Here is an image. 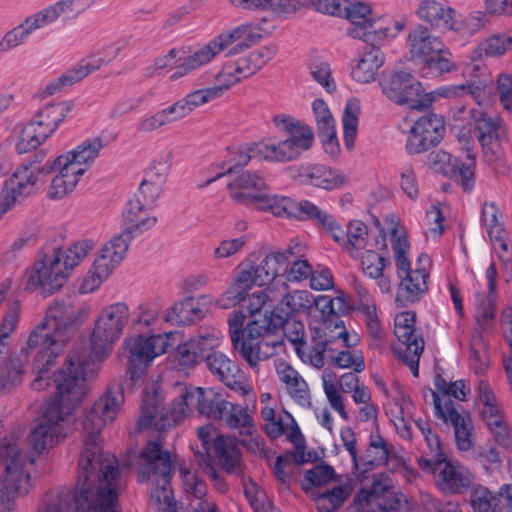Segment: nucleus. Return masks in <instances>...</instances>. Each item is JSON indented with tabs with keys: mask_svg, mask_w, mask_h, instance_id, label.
I'll use <instances>...</instances> for the list:
<instances>
[{
	"mask_svg": "<svg viewBox=\"0 0 512 512\" xmlns=\"http://www.w3.org/2000/svg\"><path fill=\"white\" fill-rule=\"evenodd\" d=\"M129 317L125 303L106 306L96 319L89 350L78 345L69 352L54 380L56 393L44 404L38 422L30 431L28 439L33 453L49 452L71 432L74 411L87 395L100 364L123 334Z\"/></svg>",
	"mask_w": 512,
	"mask_h": 512,
	"instance_id": "obj_1",
	"label": "nucleus"
},
{
	"mask_svg": "<svg viewBox=\"0 0 512 512\" xmlns=\"http://www.w3.org/2000/svg\"><path fill=\"white\" fill-rule=\"evenodd\" d=\"M124 403L120 388H109L94 402L82 422L83 449L76 485L47 495L35 512H71L72 507L117 509L119 469L114 456L102 450V429L117 418Z\"/></svg>",
	"mask_w": 512,
	"mask_h": 512,
	"instance_id": "obj_2",
	"label": "nucleus"
},
{
	"mask_svg": "<svg viewBox=\"0 0 512 512\" xmlns=\"http://www.w3.org/2000/svg\"><path fill=\"white\" fill-rule=\"evenodd\" d=\"M172 395V402L165 408L161 406L163 393L160 384L153 382L145 387L138 420L141 429H170L197 410L201 415L222 420L229 427L240 429L242 434L250 437V441L255 445V451L262 448L248 410L225 400L217 390L190 383H176L172 388Z\"/></svg>",
	"mask_w": 512,
	"mask_h": 512,
	"instance_id": "obj_3",
	"label": "nucleus"
},
{
	"mask_svg": "<svg viewBox=\"0 0 512 512\" xmlns=\"http://www.w3.org/2000/svg\"><path fill=\"white\" fill-rule=\"evenodd\" d=\"M103 148L102 137L90 136L72 148L49 158L42 167L31 164L18 166L5 180L0 191V220L18 201L36 190L42 182L41 173L52 174L46 191L48 199L60 201L69 197L100 157Z\"/></svg>",
	"mask_w": 512,
	"mask_h": 512,
	"instance_id": "obj_4",
	"label": "nucleus"
},
{
	"mask_svg": "<svg viewBox=\"0 0 512 512\" xmlns=\"http://www.w3.org/2000/svg\"><path fill=\"white\" fill-rule=\"evenodd\" d=\"M132 465L139 482H151L154 486L151 505L155 512H217L215 503L206 497L205 483L195 472L184 468L180 469L184 497L177 507L170 489L171 456L159 441H148L133 457Z\"/></svg>",
	"mask_w": 512,
	"mask_h": 512,
	"instance_id": "obj_5",
	"label": "nucleus"
},
{
	"mask_svg": "<svg viewBox=\"0 0 512 512\" xmlns=\"http://www.w3.org/2000/svg\"><path fill=\"white\" fill-rule=\"evenodd\" d=\"M280 294H271L267 288L248 291L244 295V310H234L227 318L230 339L235 351L255 371L259 363L273 356L282 343L269 334L275 330L266 322L272 309L268 305Z\"/></svg>",
	"mask_w": 512,
	"mask_h": 512,
	"instance_id": "obj_6",
	"label": "nucleus"
},
{
	"mask_svg": "<svg viewBox=\"0 0 512 512\" xmlns=\"http://www.w3.org/2000/svg\"><path fill=\"white\" fill-rule=\"evenodd\" d=\"M89 315L88 306L71 308L64 303L55 302L48 307L44 318L27 339L28 348L39 347L33 363V369L37 374L32 384L35 390H43L48 385L49 370L74 337L79 325Z\"/></svg>",
	"mask_w": 512,
	"mask_h": 512,
	"instance_id": "obj_7",
	"label": "nucleus"
},
{
	"mask_svg": "<svg viewBox=\"0 0 512 512\" xmlns=\"http://www.w3.org/2000/svg\"><path fill=\"white\" fill-rule=\"evenodd\" d=\"M174 345L177 346L171 359L180 368H192L203 360L193 338L184 341L182 332L177 330L125 337L122 353L128 361L131 377H138V370L149 367L156 358L166 354Z\"/></svg>",
	"mask_w": 512,
	"mask_h": 512,
	"instance_id": "obj_8",
	"label": "nucleus"
},
{
	"mask_svg": "<svg viewBox=\"0 0 512 512\" xmlns=\"http://www.w3.org/2000/svg\"><path fill=\"white\" fill-rule=\"evenodd\" d=\"M274 29L275 26L269 25L265 17L259 22H246L227 29L196 47L170 78L176 80L194 70L207 66L223 52L227 56L238 55L257 44Z\"/></svg>",
	"mask_w": 512,
	"mask_h": 512,
	"instance_id": "obj_9",
	"label": "nucleus"
},
{
	"mask_svg": "<svg viewBox=\"0 0 512 512\" xmlns=\"http://www.w3.org/2000/svg\"><path fill=\"white\" fill-rule=\"evenodd\" d=\"M272 123L283 138L269 136L251 144L255 158L269 163H287L298 159L314 143L312 128L292 115L280 113L272 118Z\"/></svg>",
	"mask_w": 512,
	"mask_h": 512,
	"instance_id": "obj_10",
	"label": "nucleus"
},
{
	"mask_svg": "<svg viewBox=\"0 0 512 512\" xmlns=\"http://www.w3.org/2000/svg\"><path fill=\"white\" fill-rule=\"evenodd\" d=\"M485 288L475 290L472 298L473 317L476 331L472 335L469 348L470 366L476 374L483 373L488 366L486 344L480 331L489 329L495 320L497 291V271L494 263H490L484 274Z\"/></svg>",
	"mask_w": 512,
	"mask_h": 512,
	"instance_id": "obj_11",
	"label": "nucleus"
},
{
	"mask_svg": "<svg viewBox=\"0 0 512 512\" xmlns=\"http://www.w3.org/2000/svg\"><path fill=\"white\" fill-rule=\"evenodd\" d=\"M291 249L268 252L258 265L246 259L241 262L233 277L235 285L244 297L253 287L267 288L271 294H281L287 285L282 280L290 264Z\"/></svg>",
	"mask_w": 512,
	"mask_h": 512,
	"instance_id": "obj_12",
	"label": "nucleus"
},
{
	"mask_svg": "<svg viewBox=\"0 0 512 512\" xmlns=\"http://www.w3.org/2000/svg\"><path fill=\"white\" fill-rule=\"evenodd\" d=\"M390 244L394 253L398 276L401 278L399 284L400 292L404 293L409 301H415L428 289L430 258L427 254L418 256L415 268L411 269L410 243L406 230L393 222L390 232Z\"/></svg>",
	"mask_w": 512,
	"mask_h": 512,
	"instance_id": "obj_13",
	"label": "nucleus"
},
{
	"mask_svg": "<svg viewBox=\"0 0 512 512\" xmlns=\"http://www.w3.org/2000/svg\"><path fill=\"white\" fill-rule=\"evenodd\" d=\"M5 468L0 476V512H13L34 487L27 459L14 436L5 437Z\"/></svg>",
	"mask_w": 512,
	"mask_h": 512,
	"instance_id": "obj_14",
	"label": "nucleus"
},
{
	"mask_svg": "<svg viewBox=\"0 0 512 512\" xmlns=\"http://www.w3.org/2000/svg\"><path fill=\"white\" fill-rule=\"evenodd\" d=\"M74 108L72 100L51 101L39 107L19 131L17 151L27 153L45 143L72 114Z\"/></svg>",
	"mask_w": 512,
	"mask_h": 512,
	"instance_id": "obj_15",
	"label": "nucleus"
},
{
	"mask_svg": "<svg viewBox=\"0 0 512 512\" xmlns=\"http://www.w3.org/2000/svg\"><path fill=\"white\" fill-rule=\"evenodd\" d=\"M407 48L412 60L423 65L422 77H433L455 69L443 42L427 27L417 25L407 36Z\"/></svg>",
	"mask_w": 512,
	"mask_h": 512,
	"instance_id": "obj_16",
	"label": "nucleus"
},
{
	"mask_svg": "<svg viewBox=\"0 0 512 512\" xmlns=\"http://www.w3.org/2000/svg\"><path fill=\"white\" fill-rule=\"evenodd\" d=\"M198 435L207 453L200 455L199 464L214 481L215 488L219 492H225L227 486L218 476L210 458L213 457L227 472L235 471L240 463L237 444L232 438L219 434L212 425L200 427Z\"/></svg>",
	"mask_w": 512,
	"mask_h": 512,
	"instance_id": "obj_17",
	"label": "nucleus"
},
{
	"mask_svg": "<svg viewBox=\"0 0 512 512\" xmlns=\"http://www.w3.org/2000/svg\"><path fill=\"white\" fill-rule=\"evenodd\" d=\"M277 50L275 44L269 43L252 50L245 56L224 61L213 76V89L221 98L233 87L265 67L274 58Z\"/></svg>",
	"mask_w": 512,
	"mask_h": 512,
	"instance_id": "obj_18",
	"label": "nucleus"
},
{
	"mask_svg": "<svg viewBox=\"0 0 512 512\" xmlns=\"http://www.w3.org/2000/svg\"><path fill=\"white\" fill-rule=\"evenodd\" d=\"M129 249L128 236L118 234L99 247L88 271L83 276L79 290L83 294L97 291L120 267Z\"/></svg>",
	"mask_w": 512,
	"mask_h": 512,
	"instance_id": "obj_19",
	"label": "nucleus"
},
{
	"mask_svg": "<svg viewBox=\"0 0 512 512\" xmlns=\"http://www.w3.org/2000/svg\"><path fill=\"white\" fill-rule=\"evenodd\" d=\"M393 221L398 226H402L395 217H391L386 231L373 235L369 233L367 226L362 221L352 220L344 229L341 224L334 219L327 233L340 246L344 253L351 257H359L363 250L371 249V246H387V238L390 239Z\"/></svg>",
	"mask_w": 512,
	"mask_h": 512,
	"instance_id": "obj_20",
	"label": "nucleus"
},
{
	"mask_svg": "<svg viewBox=\"0 0 512 512\" xmlns=\"http://www.w3.org/2000/svg\"><path fill=\"white\" fill-rule=\"evenodd\" d=\"M69 277L64 271L60 258L53 249L42 252L23 274L22 284L27 291L41 290L52 294L61 289Z\"/></svg>",
	"mask_w": 512,
	"mask_h": 512,
	"instance_id": "obj_21",
	"label": "nucleus"
},
{
	"mask_svg": "<svg viewBox=\"0 0 512 512\" xmlns=\"http://www.w3.org/2000/svg\"><path fill=\"white\" fill-rule=\"evenodd\" d=\"M322 335L314 338L315 346L310 348L306 343L296 346L295 352L305 363H309L316 368L324 365V353L328 347L340 340L345 347H355L360 343V336L354 330L348 331L344 322L340 319H330L323 321V327L318 329Z\"/></svg>",
	"mask_w": 512,
	"mask_h": 512,
	"instance_id": "obj_22",
	"label": "nucleus"
},
{
	"mask_svg": "<svg viewBox=\"0 0 512 512\" xmlns=\"http://www.w3.org/2000/svg\"><path fill=\"white\" fill-rule=\"evenodd\" d=\"M416 315L413 311H402L394 318V333L396 341L393 345L395 355L405 362L412 374L419 373V359L424 348V341L414 330Z\"/></svg>",
	"mask_w": 512,
	"mask_h": 512,
	"instance_id": "obj_23",
	"label": "nucleus"
},
{
	"mask_svg": "<svg viewBox=\"0 0 512 512\" xmlns=\"http://www.w3.org/2000/svg\"><path fill=\"white\" fill-rule=\"evenodd\" d=\"M471 117L484 157L492 165L502 157V143L508 140L507 124L502 117H492L480 109H475Z\"/></svg>",
	"mask_w": 512,
	"mask_h": 512,
	"instance_id": "obj_24",
	"label": "nucleus"
},
{
	"mask_svg": "<svg viewBox=\"0 0 512 512\" xmlns=\"http://www.w3.org/2000/svg\"><path fill=\"white\" fill-rule=\"evenodd\" d=\"M379 85L391 102L412 109H423L425 91L421 82L412 74L402 70L385 72Z\"/></svg>",
	"mask_w": 512,
	"mask_h": 512,
	"instance_id": "obj_25",
	"label": "nucleus"
},
{
	"mask_svg": "<svg viewBox=\"0 0 512 512\" xmlns=\"http://www.w3.org/2000/svg\"><path fill=\"white\" fill-rule=\"evenodd\" d=\"M471 78L470 81L463 84L444 85L430 92H425L424 101L422 102L423 109L443 98L456 99L466 95H471L479 106L485 105L491 91L492 75L483 71L480 76Z\"/></svg>",
	"mask_w": 512,
	"mask_h": 512,
	"instance_id": "obj_26",
	"label": "nucleus"
},
{
	"mask_svg": "<svg viewBox=\"0 0 512 512\" xmlns=\"http://www.w3.org/2000/svg\"><path fill=\"white\" fill-rule=\"evenodd\" d=\"M427 165L435 173L458 181L466 192L475 187V159L470 155L461 162L444 150H435L427 156Z\"/></svg>",
	"mask_w": 512,
	"mask_h": 512,
	"instance_id": "obj_27",
	"label": "nucleus"
},
{
	"mask_svg": "<svg viewBox=\"0 0 512 512\" xmlns=\"http://www.w3.org/2000/svg\"><path fill=\"white\" fill-rule=\"evenodd\" d=\"M290 177L303 185H310L325 191L343 188L349 181L341 170L322 164H300L289 168Z\"/></svg>",
	"mask_w": 512,
	"mask_h": 512,
	"instance_id": "obj_28",
	"label": "nucleus"
},
{
	"mask_svg": "<svg viewBox=\"0 0 512 512\" xmlns=\"http://www.w3.org/2000/svg\"><path fill=\"white\" fill-rule=\"evenodd\" d=\"M387 464L392 471L402 473L409 481L415 476V471L410 468L403 457L391 454L386 441L379 434H372L370 443L361 459L360 469L357 470L363 478H368L364 474L368 468H374Z\"/></svg>",
	"mask_w": 512,
	"mask_h": 512,
	"instance_id": "obj_29",
	"label": "nucleus"
},
{
	"mask_svg": "<svg viewBox=\"0 0 512 512\" xmlns=\"http://www.w3.org/2000/svg\"><path fill=\"white\" fill-rule=\"evenodd\" d=\"M445 133V122L442 116L426 114L414 121L409 130L406 148L409 153L417 154L438 144Z\"/></svg>",
	"mask_w": 512,
	"mask_h": 512,
	"instance_id": "obj_30",
	"label": "nucleus"
},
{
	"mask_svg": "<svg viewBox=\"0 0 512 512\" xmlns=\"http://www.w3.org/2000/svg\"><path fill=\"white\" fill-rule=\"evenodd\" d=\"M314 303V294L310 291H290L272 308L270 314L266 316V322L271 324L273 328H282L293 316H310L313 313Z\"/></svg>",
	"mask_w": 512,
	"mask_h": 512,
	"instance_id": "obj_31",
	"label": "nucleus"
},
{
	"mask_svg": "<svg viewBox=\"0 0 512 512\" xmlns=\"http://www.w3.org/2000/svg\"><path fill=\"white\" fill-rule=\"evenodd\" d=\"M261 416L265 422V432L273 439L286 435L297 450L304 447V437L293 416L284 410H276L273 405L263 406Z\"/></svg>",
	"mask_w": 512,
	"mask_h": 512,
	"instance_id": "obj_32",
	"label": "nucleus"
},
{
	"mask_svg": "<svg viewBox=\"0 0 512 512\" xmlns=\"http://www.w3.org/2000/svg\"><path fill=\"white\" fill-rule=\"evenodd\" d=\"M436 417L445 424L454 427L457 448L461 451L470 450L475 443L473 421L468 413H458L454 405L436 398Z\"/></svg>",
	"mask_w": 512,
	"mask_h": 512,
	"instance_id": "obj_33",
	"label": "nucleus"
},
{
	"mask_svg": "<svg viewBox=\"0 0 512 512\" xmlns=\"http://www.w3.org/2000/svg\"><path fill=\"white\" fill-rule=\"evenodd\" d=\"M227 187L234 201L256 207L268 185L259 174L241 171L230 175Z\"/></svg>",
	"mask_w": 512,
	"mask_h": 512,
	"instance_id": "obj_34",
	"label": "nucleus"
},
{
	"mask_svg": "<svg viewBox=\"0 0 512 512\" xmlns=\"http://www.w3.org/2000/svg\"><path fill=\"white\" fill-rule=\"evenodd\" d=\"M414 14L434 29L459 30L462 26L457 18V12L439 0H418Z\"/></svg>",
	"mask_w": 512,
	"mask_h": 512,
	"instance_id": "obj_35",
	"label": "nucleus"
},
{
	"mask_svg": "<svg viewBox=\"0 0 512 512\" xmlns=\"http://www.w3.org/2000/svg\"><path fill=\"white\" fill-rule=\"evenodd\" d=\"M207 365L210 372L227 387L243 396L252 393V386L248 383L244 373L225 354L216 352L208 355Z\"/></svg>",
	"mask_w": 512,
	"mask_h": 512,
	"instance_id": "obj_36",
	"label": "nucleus"
},
{
	"mask_svg": "<svg viewBox=\"0 0 512 512\" xmlns=\"http://www.w3.org/2000/svg\"><path fill=\"white\" fill-rule=\"evenodd\" d=\"M435 475L437 487L447 494H462L466 492L474 482V475L469 468L447 460L438 467Z\"/></svg>",
	"mask_w": 512,
	"mask_h": 512,
	"instance_id": "obj_37",
	"label": "nucleus"
},
{
	"mask_svg": "<svg viewBox=\"0 0 512 512\" xmlns=\"http://www.w3.org/2000/svg\"><path fill=\"white\" fill-rule=\"evenodd\" d=\"M157 220L154 207L143 204L139 200L130 199L122 213L123 234L131 237L141 235L151 230L156 225Z\"/></svg>",
	"mask_w": 512,
	"mask_h": 512,
	"instance_id": "obj_38",
	"label": "nucleus"
},
{
	"mask_svg": "<svg viewBox=\"0 0 512 512\" xmlns=\"http://www.w3.org/2000/svg\"><path fill=\"white\" fill-rule=\"evenodd\" d=\"M512 47V36L507 34H496L481 42L470 54L466 63L464 75L466 77L480 76L481 72L490 73L480 65L484 56L495 57L503 55Z\"/></svg>",
	"mask_w": 512,
	"mask_h": 512,
	"instance_id": "obj_39",
	"label": "nucleus"
},
{
	"mask_svg": "<svg viewBox=\"0 0 512 512\" xmlns=\"http://www.w3.org/2000/svg\"><path fill=\"white\" fill-rule=\"evenodd\" d=\"M361 381L354 373L343 374L339 381L332 371L325 370L322 374V387L330 406L340 415L343 420H348L349 416L345 410L344 398L338 388L345 393H351Z\"/></svg>",
	"mask_w": 512,
	"mask_h": 512,
	"instance_id": "obj_40",
	"label": "nucleus"
},
{
	"mask_svg": "<svg viewBox=\"0 0 512 512\" xmlns=\"http://www.w3.org/2000/svg\"><path fill=\"white\" fill-rule=\"evenodd\" d=\"M389 238H387V242ZM386 247L371 246V249L363 250L357 259H360L361 269L363 273L371 279L377 281V285L382 293H390L392 289L391 281L383 274L386 267L385 252Z\"/></svg>",
	"mask_w": 512,
	"mask_h": 512,
	"instance_id": "obj_41",
	"label": "nucleus"
},
{
	"mask_svg": "<svg viewBox=\"0 0 512 512\" xmlns=\"http://www.w3.org/2000/svg\"><path fill=\"white\" fill-rule=\"evenodd\" d=\"M384 54L378 49H368L360 53L352 62L350 77L359 84H369L376 80L379 69L384 65Z\"/></svg>",
	"mask_w": 512,
	"mask_h": 512,
	"instance_id": "obj_42",
	"label": "nucleus"
},
{
	"mask_svg": "<svg viewBox=\"0 0 512 512\" xmlns=\"http://www.w3.org/2000/svg\"><path fill=\"white\" fill-rule=\"evenodd\" d=\"M380 482L388 483L384 492L377 497L378 509L384 512H426L425 508L414 500L407 499L401 492L395 490L392 480L384 475H377Z\"/></svg>",
	"mask_w": 512,
	"mask_h": 512,
	"instance_id": "obj_43",
	"label": "nucleus"
},
{
	"mask_svg": "<svg viewBox=\"0 0 512 512\" xmlns=\"http://www.w3.org/2000/svg\"><path fill=\"white\" fill-rule=\"evenodd\" d=\"M276 371L279 380L284 384L290 397L301 407H309L311 396L303 377L286 362H279Z\"/></svg>",
	"mask_w": 512,
	"mask_h": 512,
	"instance_id": "obj_44",
	"label": "nucleus"
},
{
	"mask_svg": "<svg viewBox=\"0 0 512 512\" xmlns=\"http://www.w3.org/2000/svg\"><path fill=\"white\" fill-rule=\"evenodd\" d=\"M414 424L420 430L430 450V454H422L418 458V466L423 472L434 474L446 457L445 453L441 450L439 437L432 432L429 424L425 421L417 420L414 421Z\"/></svg>",
	"mask_w": 512,
	"mask_h": 512,
	"instance_id": "obj_45",
	"label": "nucleus"
},
{
	"mask_svg": "<svg viewBox=\"0 0 512 512\" xmlns=\"http://www.w3.org/2000/svg\"><path fill=\"white\" fill-rule=\"evenodd\" d=\"M361 114V100L356 96L348 97L344 102L340 117L343 142L346 149L348 150H352L355 146L359 131Z\"/></svg>",
	"mask_w": 512,
	"mask_h": 512,
	"instance_id": "obj_46",
	"label": "nucleus"
},
{
	"mask_svg": "<svg viewBox=\"0 0 512 512\" xmlns=\"http://www.w3.org/2000/svg\"><path fill=\"white\" fill-rule=\"evenodd\" d=\"M413 411L414 406L406 397L393 400L387 406L386 414L402 438L409 439L412 436Z\"/></svg>",
	"mask_w": 512,
	"mask_h": 512,
	"instance_id": "obj_47",
	"label": "nucleus"
},
{
	"mask_svg": "<svg viewBox=\"0 0 512 512\" xmlns=\"http://www.w3.org/2000/svg\"><path fill=\"white\" fill-rule=\"evenodd\" d=\"M31 15L41 29L60 18L63 20L74 19L80 15V11L76 7L75 0H58Z\"/></svg>",
	"mask_w": 512,
	"mask_h": 512,
	"instance_id": "obj_48",
	"label": "nucleus"
},
{
	"mask_svg": "<svg viewBox=\"0 0 512 512\" xmlns=\"http://www.w3.org/2000/svg\"><path fill=\"white\" fill-rule=\"evenodd\" d=\"M480 413L488 429L494 435L496 442L502 446H509L511 443V429L499 402L481 408Z\"/></svg>",
	"mask_w": 512,
	"mask_h": 512,
	"instance_id": "obj_49",
	"label": "nucleus"
},
{
	"mask_svg": "<svg viewBox=\"0 0 512 512\" xmlns=\"http://www.w3.org/2000/svg\"><path fill=\"white\" fill-rule=\"evenodd\" d=\"M94 249L95 241L93 239H82L64 250L58 248L53 250L58 254L64 271L70 277L73 270L83 263Z\"/></svg>",
	"mask_w": 512,
	"mask_h": 512,
	"instance_id": "obj_50",
	"label": "nucleus"
},
{
	"mask_svg": "<svg viewBox=\"0 0 512 512\" xmlns=\"http://www.w3.org/2000/svg\"><path fill=\"white\" fill-rule=\"evenodd\" d=\"M117 50L118 48L109 46L83 58L76 66L70 69V77L72 78V80H77V82L81 81L90 73L98 70L104 64L114 59L117 55Z\"/></svg>",
	"mask_w": 512,
	"mask_h": 512,
	"instance_id": "obj_51",
	"label": "nucleus"
},
{
	"mask_svg": "<svg viewBox=\"0 0 512 512\" xmlns=\"http://www.w3.org/2000/svg\"><path fill=\"white\" fill-rule=\"evenodd\" d=\"M436 390H430L434 410L436 411V398L441 399L442 402L452 403L450 397L458 401H466L467 396L470 394V386L464 380H457L454 382H447L443 377L437 375L434 380Z\"/></svg>",
	"mask_w": 512,
	"mask_h": 512,
	"instance_id": "obj_52",
	"label": "nucleus"
},
{
	"mask_svg": "<svg viewBox=\"0 0 512 512\" xmlns=\"http://www.w3.org/2000/svg\"><path fill=\"white\" fill-rule=\"evenodd\" d=\"M291 219L312 220L327 232L335 218L309 200L297 201L294 199Z\"/></svg>",
	"mask_w": 512,
	"mask_h": 512,
	"instance_id": "obj_53",
	"label": "nucleus"
},
{
	"mask_svg": "<svg viewBox=\"0 0 512 512\" xmlns=\"http://www.w3.org/2000/svg\"><path fill=\"white\" fill-rule=\"evenodd\" d=\"M341 17L362 29H369L381 20V18L372 17V7L360 0H344Z\"/></svg>",
	"mask_w": 512,
	"mask_h": 512,
	"instance_id": "obj_54",
	"label": "nucleus"
},
{
	"mask_svg": "<svg viewBox=\"0 0 512 512\" xmlns=\"http://www.w3.org/2000/svg\"><path fill=\"white\" fill-rule=\"evenodd\" d=\"M293 201L288 196L271 193L267 187L255 208L276 217L291 219Z\"/></svg>",
	"mask_w": 512,
	"mask_h": 512,
	"instance_id": "obj_55",
	"label": "nucleus"
},
{
	"mask_svg": "<svg viewBox=\"0 0 512 512\" xmlns=\"http://www.w3.org/2000/svg\"><path fill=\"white\" fill-rule=\"evenodd\" d=\"M163 311L158 304H142L138 306L133 316V324L147 331L133 332L126 337L133 334L155 333L154 330L161 328V323H165L163 321Z\"/></svg>",
	"mask_w": 512,
	"mask_h": 512,
	"instance_id": "obj_56",
	"label": "nucleus"
},
{
	"mask_svg": "<svg viewBox=\"0 0 512 512\" xmlns=\"http://www.w3.org/2000/svg\"><path fill=\"white\" fill-rule=\"evenodd\" d=\"M40 29L32 15L28 16L21 24L4 34L0 40V54L17 48L24 44L28 37Z\"/></svg>",
	"mask_w": 512,
	"mask_h": 512,
	"instance_id": "obj_57",
	"label": "nucleus"
},
{
	"mask_svg": "<svg viewBox=\"0 0 512 512\" xmlns=\"http://www.w3.org/2000/svg\"><path fill=\"white\" fill-rule=\"evenodd\" d=\"M353 490L351 479H345L340 485L315 497L320 512H333L349 497Z\"/></svg>",
	"mask_w": 512,
	"mask_h": 512,
	"instance_id": "obj_58",
	"label": "nucleus"
},
{
	"mask_svg": "<svg viewBox=\"0 0 512 512\" xmlns=\"http://www.w3.org/2000/svg\"><path fill=\"white\" fill-rule=\"evenodd\" d=\"M27 363L28 355L25 351H22L21 357L5 362L0 375V394L10 391L21 382Z\"/></svg>",
	"mask_w": 512,
	"mask_h": 512,
	"instance_id": "obj_59",
	"label": "nucleus"
},
{
	"mask_svg": "<svg viewBox=\"0 0 512 512\" xmlns=\"http://www.w3.org/2000/svg\"><path fill=\"white\" fill-rule=\"evenodd\" d=\"M197 298L200 301V305L204 307L207 313H210L217 308L229 309L236 306L242 299H244L240 290L235 285L233 278L229 287L218 298H214L208 294L200 295Z\"/></svg>",
	"mask_w": 512,
	"mask_h": 512,
	"instance_id": "obj_60",
	"label": "nucleus"
},
{
	"mask_svg": "<svg viewBox=\"0 0 512 512\" xmlns=\"http://www.w3.org/2000/svg\"><path fill=\"white\" fill-rule=\"evenodd\" d=\"M388 485L386 482H380L374 476L371 489H361L355 496L350 507L351 512H375L378 509L377 497L379 493L385 491Z\"/></svg>",
	"mask_w": 512,
	"mask_h": 512,
	"instance_id": "obj_61",
	"label": "nucleus"
},
{
	"mask_svg": "<svg viewBox=\"0 0 512 512\" xmlns=\"http://www.w3.org/2000/svg\"><path fill=\"white\" fill-rule=\"evenodd\" d=\"M474 110L475 109L466 110L465 107H460L451 111V129L458 141L462 143L466 149L472 144L473 139L471 129L467 127L466 124H473L471 113Z\"/></svg>",
	"mask_w": 512,
	"mask_h": 512,
	"instance_id": "obj_62",
	"label": "nucleus"
},
{
	"mask_svg": "<svg viewBox=\"0 0 512 512\" xmlns=\"http://www.w3.org/2000/svg\"><path fill=\"white\" fill-rule=\"evenodd\" d=\"M309 74L328 94H334L337 84L331 66L326 61L315 60L309 64Z\"/></svg>",
	"mask_w": 512,
	"mask_h": 512,
	"instance_id": "obj_63",
	"label": "nucleus"
},
{
	"mask_svg": "<svg viewBox=\"0 0 512 512\" xmlns=\"http://www.w3.org/2000/svg\"><path fill=\"white\" fill-rule=\"evenodd\" d=\"M314 300L313 311H319L323 318L345 313L349 308L344 294H340L335 298L327 295H314Z\"/></svg>",
	"mask_w": 512,
	"mask_h": 512,
	"instance_id": "obj_64",
	"label": "nucleus"
}]
</instances>
